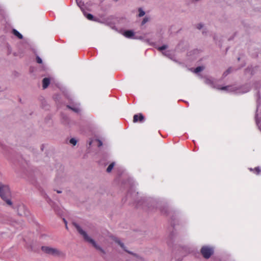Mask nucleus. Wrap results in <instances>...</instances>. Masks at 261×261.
<instances>
[{"instance_id": "17", "label": "nucleus", "mask_w": 261, "mask_h": 261, "mask_svg": "<svg viewBox=\"0 0 261 261\" xmlns=\"http://www.w3.org/2000/svg\"><path fill=\"white\" fill-rule=\"evenodd\" d=\"M68 108L71 109L72 110H73L75 112H78L80 110L79 107H68Z\"/></svg>"}, {"instance_id": "19", "label": "nucleus", "mask_w": 261, "mask_h": 261, "mask_svg": "<svg viewBox=\"0 0 261 261\" xmlns=\"http://www.w3.org/2000/svg\"><path fill=\"white\" fill-rule=\"evenodd\" d=\"M134 39H139V40H144V37L143 36H135Z\"/></svg>"}, {"instance_id": "15", "label": "nucleus", "mask_w": 261, "mask_h": 261, "mask_svg": "<svg viewBox=\"0 0 261 261\" xmlns=\"http://www.w3.org/2000/svg\"><path fill=\"white\" fill-rule=\"evenodd\" d=\"M149 21V18L147 17H145L143 18V20L141 22V25H143L145 24L146 22H147Z\"/></svg>"}, {"instance_id": "10", "label": "nucleus", "mask_w": 261, "mask_h": 261, "mask_svg": "<svg viewBox=\"0 0 261 261\" xmlns=\"http://www.w3.org/2000/svg\"><path fill=\"white\" fill-rule=\"evenodd\" d=\"M43 89L46 88L50 83V80L48 78H44L43 80Z\"/></svg>"}, {"instance_id": "2", "label": "nucleus", "mask_w": 261, "mask_h": 261, "mask_svg": "<svg viewBox=\"0 0 261 261\" xmlns=\"http://www.w3.org/2000/svg\"><path fill=\"white\" fill-rule=\"evenodd\" d=\"M221 90H226L229 92H233L236 94H243L248 92L250 90V88L248 86H244L241 88H238L235 86H228L218 88Z\"/></svg>"}, {"instance_id": "16", "label": "nucleus", "mask_w": 261, "mask_h": 261, "mask_svg": "<svg viewBox=\"0 0 261 261\" xmlns=\"http://www.w3.org/2000/svg\"><path fill=\"white\" fill-rule=\"evenodd\" d=\"M250 170L251 171H253V169H252L251 168L250 169ZM253 171H254L255 173L256 174H258L259 173V172H260V169L259 168V167H256L254 170Z\"/></svg>"}, {"instance_id": "20", "label": "nucleus", "mask_w": 261, "mask_h": 261, "mask_svg": "<svg viewBox=\"0 0 261 261\" xmlns=\"http://www.w3.org/2000/svg\"><path fill=\"white\" fill-rule=\"evenodd\" d=\"M205 83L207 84H211L213 83L212 79L206 78L205 79Z\"/></svg>"}, {"instance_id": "6", "label": "nucleus", "mask_w": 261, "mask_h": 261, "mask_svg": "<svg viewBox=\"0 0 261 261\" xmlns=\"http://www.w3.org/2000/svg\"><path fill=\"white\" fill-rule=\"evenodd\" d=\"M167 48V46L166 45H164L161 47H158V49L160 51H162L163 54L168 57V58L172 59L173 51L168 50H166Z\"/></svg>"}, {"instance_id": "21", "label": "nucleus", "mask_w": 261, "mask_h": 261, "mask_svg": "<svg viewBox=\"0 0 261 261\" xmlns=\"http://www.w3.org/2000/svg\"><path fill=\"white\" fill-rule=\"evenodd\" d=\"M86 17L88 19L91 20L93 19V16L92 14H88L86 15Z\"/></svg>"}, {"instance_id": "7", "label": "nucleus", "mask_w": 261, "mask_h": 261, "mask_svg": "<svg viewBox=\"0 0 261 261\" xmlns=\"http://www.w3.org/2000/svg\"><path fill=\"white\" fill-rule=\"evenodd\" d=\"M123 35L128 38H134L135 35L133 31L131 30H128L126 31H125L123 33Z\"/></svg>"}, {"instance_id": "23", "label": "nucleus", "mask_w": 261, "mask_h": 261, "mask_svg": "<svg viewBox=\"0 0 261 261\" xmlns=\"http://www.w3.org/2000/svg\"><path fill=\"white\" fill-rule=\"evenodd\" d=\"M36 59H37V62L38 63H39V64L42 63V61L40 57H37Z\"/></svg>"}, {"instance_id": "22", "label": "nucleus", "mask_w": 261, "mask_h": 261, "mask_svg": "<svg viewBox=\"0 0 261 261\" xmlns=\"http://www.w3.org/2000/svg\"><path fill=\"white\" fill-rule=\"evenodd\" d=\"M203 25L201 23H199V24H198L197 25V28L198 29H201L202 28H203Z\"/></svg>"}, {"instance_id": "27", "label": "nucleus", "mask_w": 261, "mask_h": 261, "mask_svg": "<svg viewBox=\"0 0 261 261\" xmlns=\"http://www.w3.org/2000/svg\"><path fill=\"white\" fill-rule=\"evenodd\" d=\"M77 4L80 6V3H79L78 2H77Z\"/></svg>"}, {"instance_id": "14", "label": "nucleus", "mask_w": 261, "mask_h": 261, "mask_svg": "<svg viewBox=\"0 0 261 261\" xmlns=\"http://www.w3.org/2000/svg\"><path fill=\"white\" fill-rule=\"evenodd\" d=\"M114 163H112L108 166V167L107 169V171L108 172H110L112 171L114 166Z\"/></svg>"}, {"instance_id": "3", "label": "nucleus", "mask_w": 261, "mask_h": 261, "mask_svg": "<svg viewBox=\"0 0 261 261\" xmlns=\"http://www.w3.org/2000/svg\"><path fill=\"white\" fill-rule=\"evenodd\" d=\"M75 227L76 228L78 232L83 237L85 240L88 243L91 244L93 247H94L96 249L99 250L100 251H102L101 248L97 244L96 242L92 239L91 237H90L87 233L83 230L82 228L77 224H74Z\"/></svg>"}, {"instance_id": "8", "label": "nucleus", "mask_w": 261, "mask_h": 261, "mask_svg": "<svg viewBox=\"0 0 261 261\" xmlns=\"http://www.w3.org/2000/svg\"><path fill=\"white\" fill-rule=\"evenodd\" d=\"M143 119H144V117L142 115V114H139L138 115L137 114V115H134L133 121L134 122H138V121L142 122L143 120Z\"/></svg>"}, {"instance_id": "25", "label": "nucleus", "mask_w": 261, "mask_h": 261, "mask_svg": "<svg viewBox=\"0 0 261 261\" xmlns=\"http://www.w3.org/2000/svg\"><path fill=\"white\" fill-rule=\"evenodd\" d=\"M256 121L257 124L258 125H259V122H258V120H257V119H256ZM258 127H259V128L261 129V128L260 127V126H258Z\"/></svg>"}, {"instance_id": "11", "label": "nucleus", "mask_w": 261, "mask_h": 261, "mask_svg": "<svg viewBox=\"0 0 261 261\" xmlns=\"http://www.w3.org/2000/svg\"><path fill=\"white\" fill-rule=\"evenodd\" d=\"M13 34L15 36H16V37H17L18 38H19V39L22 38V35L19 32H18L16 30L13 29Z\"/></svg>"}, {"instance_id": "26", "label": "nucleus", "mask_w": 261, "mask_h": 261, "mask_svg": "<svg viewBox=\"0 0 261 261\" xmlns=\"http://www.w3.org/2000/svg\"><path fill=\"white\" fill-rule=\"evenodd\" d=\"M61 192V191H58V193H60Z\"/></svg>"}, {"instance_id": "1", "label": "nucleus", "mask_w": 261, "mask_h": 261, "mask_svg": "<svg viewBox=\"0 0 261 261\" xmlns=\"http://www.w3.org/2000/svg\"><path fill=\"white\" fill-rule=\"evenodd\" d=\"M11 193L9 186L0 182V196L8 205H12V202L9 199Z\"/></svg>"}, {"instance_id": "24", "label": "nucleus", "mask_w": 261, "mask_h": 261, "mask_svg": "<svg viewBox=\"0 0 261 261\" xmlns=\"http://www.w3.org/2000/svg\"><path fill=\"white\" fill-rule=\"evenodd\" d=\"M102 145V142L100 141H98V146H100Z\"/></svg>"}, {"instance_id": "9", "label": "nucleus", "mask_w": 261, "mask_h": 261, "mask_svg": "<svg viewBox=\"0 0 261 261\" xmlns=\"http://www.w3.org/2000/svg\"><path fill=\"white\" fill-rule=\"evenodd\" d=\"M113 240L116 242L117 243L118 245H119L120 246V247L123 249H124L125 251L126 252H128V251L127 250H126L125 249V246L124 245V244L123 243H122L117 238H115V237H113Z\"/></svg>"}, {"instance_id": "5", "label": "nucleus", "mask_w": 261, "mask_h": 261, "mask_svg": "<svg viewBox=\"0 0 261 261\" xmlns=\"http://www.w3.org/2000/svg\"><path fill=\"white\" fill-rule=\"evenodd\" d=\"M201 252L204 258H208L213 253L214 249L209 246H203L201 249Z\"/></svg>"}, {"instance_id": "12", "label": "nucleus", "mask_w": 261, "mask_h": 261, "mask_svg": "<svg viewBox=\"0 0 261 261\" xmlns=\"http://www.w3.org/2000/svg\"><path fill=\"white\" fill-rule=\"evenodd\" d=\"M138 11H139V14H138L139 17H142L145 14L144 11L141 8H139Z\"/></svg>"}, {"instance_id": "18", "label": "nucleus", "mask_w": 261, "mask_h": 261, "mask_svg": "<svg viewBox=\"0 0 261 261\" xmlns=\"http://www.w3.org/2000/svg\"><path fill=\"white\" fill-rule=\"evenodd\" d=\"M70 143L72 144L73 145H75L76 143H77V141L76 140L74 139V138H71L70 141H69Z\"/></svg>"}, {"instance_id": "13", "label": "nucleus", "mask_w": 261, "mask_h": 261, "mask_svg": "<svg viewBox=\"0 0 261 261\" xmlns=\"http://www.w3.org/2000/svg\"><path fill=\"white\" fill-rule=\"evenodd\" d=\"M204 69V67L203 66H199V67H197V68H196L195 69H194V72L196 73H197L201 71H202Z\"/></svg>"}, {"instance_id": "4", "label": "nucleus", "mask_w": 261, "mask_h": 261, "mask_svg": "<svg viewBox=\"0 0 261 261\" xmlns=\"http://www.w3.org/2000/svg\"><path fill=\"white\" fill-rule=\"evenodd\" d=\"M42 250L46 254L55 256H59L62 255V252L58 249L49 246L42 247Z\"/></svg>"}]
</instances>
